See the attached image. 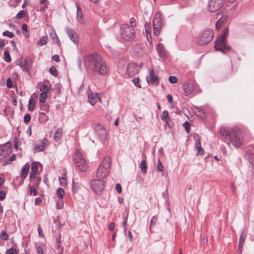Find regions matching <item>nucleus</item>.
Here are the masks:
<instances>
[{
    "mask_svg": "<svg viewBox=\"0 0 254 254\" xmlns=\"http://www.w3.org/2000/svg\"><path fill=\"white\" fill-rule=\"evenodd\" d=\"M83 62L88 74L95 75L99 73L104 75L109 72V68L107 64L97 53H91L84 56Z\"/></svg>",
    "mask_w": 254,
    "mask_h": 254,
    "instance_id": "nucleus-1",
    "label": "nucleus"
},
{
    "mask_svg": "<svg viewBox=\"0 0 254 254\" xmlns=\"http://www.w3.org/2000/svg\"><path fill=\"white\" fill-rule=\"evenodd\" d=\"M220 133L225 137H228L235 147H239L242 142L240 132L236 128H221Z\"/></svg>",
    "mask_w": 254,
    "mask_h": 254,
    "instance_id": "nucleus-2",
    "label": "nucleus"
},
{
    "mask_svg": "<svg viewBox=\"0 0 254 254\" xmlns=\"http://www.w3.org/2000/svg\"><path fill=\"white\" fill-rule=\"evenodd\" d=\"M228 35V28H226L223 31V33L220 35L216 39L214 45L216 51H219L223 53H226L229 51L231 48L226 44V38Z\"/></svg>",
    "mask_w": 254,
    "mask_h": 254,
    "instance_id": "nucleus-3",
    "label": "nucleus"
},
{
    "mask_svg": "<svg viewBox=\"0 0 254 254\" xmlns=\"http://www.w3.org/2000/svg\"><path fill=\"white\" fill-rule=\"evenodd\" d=\"M111 166V159L106 156L101 162L96 171V176L99 179H103L109 175Z\"/></svg>",
    "mask_w": 254,
    "mask_h": 254,
    "instance_id": "nucleus-4",
    "label": "nucleus"
},
{
    "mask_svg": "<svg viewBox=\"0 0 254 254\" xmlns=\"http://www.w3.org/2000/svg\"><path fill=\"white\" fill-rule=\"evenodd\" d=\"M120 34L122 39L126 41H131L135 37L134 28H131L127 24H123L121 25Z\"/></svg>",
    "mask_w": 254,
    "mask_h": 254,
    "instance_id": "nucleus-5",
    "label": "nucleus"
},
{
    "mask_svg": "<svg viewBox=\"0 0 254 254\" xmlns=\"http://www.w3.org/2000/svg\"><path fill=\"white\" fill-rule=\"evenodd\" d=\"M213 37V31L209 28L206 29L198 36L197 43L199 45H206L212 41Z\"/></svg>",
    "mask_w": 254,
    "mask_h": 254,
    "instance_id": "nucleus-6",
    "label": "nucleus"
},
{
    "mask_svg": "<svg viewBox=\"0 0 254 254\" xmlns=\"http://www.w3.org/2000/svg\"><path fill=\"white\" fill-rule=\"evenodd\" d=\"M153 33L156 36L160 34V31L164 26V22L161 14L156 12L153 20Z\"/></svg>",
    "mask_w": 254,
    "mask_h": 254,
    "instance_id": "nucleus-7",
    "label": "nucleus"
},
{
    "mask_svg": "<svg viewBox=\"0 0 254 254\" xmlns=\"http://www.w3.org/2000/svg\"><path fill=\"white\" fill-rule=\"evenodd\" d=\"M90 185L94 192L97 194H100L105 187V182L101 180H92Z\"/></svg>",
    "mask_w": 254,
    "mask_h": 254,
    "instance_id": "nucleus-8",
    "label": "nucleus"
},
{
    "mask_svg": "<svg viewBox=\"0 0 254 254\" xmlns=\"http://www.w3.org/2000/svg\"><path fill=\"white\" fill-rule=\"evenodd\" d=\"M225 0H209L207 8L211 12L219 10L224 5Z\"/></svg>",
    "mask_w": 254,
    "mask_h": 254,
    "instance_id": "nucleus-9",
    "label": "nucleus"
},
{
    "mask_svg": "<svg viewBox=\"0 0 254 254\" xmlns=\"http://www.w3.org/2000/svg\"><path fill=\"white\" fill-rule=\"evenodd\" d=\"M139 72V67L134 63L128 64L126 69V74L129 77H133L136 76Z\"/></svg>",
    "mask_w": 254,
    "mask_h": 254,
    "instance_id": "nucleus-10",
    "label": "nucleus"
},
{
    "mask_svg": "<svg viewBox=\"0 0 254 254\" xmlns=\"http://www.w3.org/2000/svg\"><path fill=\"white\" fill-rule=\"evenodd\" d=\"M146 80L148 83L157 86L159 84V79L157 75L155 74L153 68H151L149 71V77L146 78Z\"/></svg>",
    "mask_w": 254,
    "mask_h": 254,
    "instance_id": "nucleus-11",
    "label": "nucleus"
},
{
    "mask_svg": "<svg viewBox=\"0 0 254 254\" xmlns=\"http://www.w3.org/2000/svg\"><path fill=\"white\" fill-rule=\"evenodd\" d=\"M183 88L184 91V95L188 96L193 92L194 90L193 84L191 81H186L183 85Z\"/></svg>",
    "mask_w": 254,
    "mask_h": 254,
    "instance_id": "nucleus-12",
    "label": "nucleus"
},
{
    "mask_svg": "<svg viewBox=\"0 0 254 254\" xmlns=\"http://www.w3.org/2000/svg\"><path fill=\"white\" fill-rule=\"evenodd\" d=\"M19 65L23 67V69L26 71L30 70L32 66V61L30 58H27L24 60H21L19 61Z\"/></svg>",
    "mask_w": 254,
    "mask_h": 254,
    "instance_id": "nucleus-13",
    "label": "nucleus"
},
{
    "mask_svg": "<svg viewBox=\"0 0 254 254\" xmlns=\"http://www.w3.org/2000/svg\"><path fill=\"white\" fill-rule=\"evenodd\" d=\"M65 30L70 39L74 43L78 42V36L76 32L71 28L66 27Z\"/></svg>",
    "mask_w": 254,
    "mask_h": 254,
    "instance_id": "nucleus-14",
    "label": "nucleus"
},
{
    "mask_svg": "<svg viewBox=\"0 0 254 254\" xmlns=\"http://www.w3.org/2000/svg\"><path fill=\"white\" fill-rule=\"evenodd\" d=\"M133 50L134 53L138 57H141L144 54V49L142 45L138 44H136L133 48Z\"/></svg>",
    "mask_w": 254,
    "mask_h": 254,
    "instance_id": "nucleus-15",
    "label": "nucleus"
},
{
    "mask_svg": "<svg viewBox=\"0 0 254 254\" xmlns=\"http://www.w3.org/2000/svg\"><path fill=\"white\" fill-rule=\"evenodd\" d=\"M48 140L44 138L40 141L39 144L35 145L34 149L37 152L43 151L47 144Z\"/></svg>",
    "mask_w": 254,
    "mask_h": 254,
    "instance_id": "nucleus-16",
    "label": "nucleus"
},
{
    "mask_svg": "<svg viewBox=\"0 0 254 254\" xmlns=\"http://www.w3.org/2000/svg\"><path fill=\"white\" fill-rule=\"evenodd\" d=\"M221 16L218 19L216 23V28L218 30L222 26L223 24L227 22L228 18L226 15L221 14Z\"/></svg>",
    "mask_w": 254,
    "mask_h": 254,
    "instance_id": "nucleus-17",
    "label": "nucleus"
},
{
    "mask_svg": "<svg viewBox=\"0 0 254 254\" xmlns=\"http://www.w3.org/2000/svg\"><path fill=\"white\" fill-rule=\"evenodd\" d=\"M157 51L159 56L162 58H165L167 57L166 52L162 44L159 43L157 46Z\"/></svg>",
    "mask_w": 254,
    "mask_h": 254,
    "instance_id": "nucleus-18",
    "label": "nucleus"
},
{
    "mask_svg": "<svg viewBox=\"0 0 254 254\" xmlns=\"http://www.w3.org/2000/svg\"><path fill=\"white\" fill-rule=\"evenodd\" d=\"M76 18L77 21L81 23H84V20L83 18V15L82 12L81 8L80 7L78 4H76Z\"/></svg>",
    "mask_w": 254,
    "mask_h": 254,
    "instance_id": "nucleus-19",
    "label": "nucleus"
},
{
    "mask_svg": "<svg viewBox=\"0 0 254 254\" xmlns=\"http://www.w3.org/2000/svg\"><path fill=\"white\" fill-rule=\"evenodd\" d=\"M79 170L82 172L85 171L87 169V162L85 159L74 163Z\"/></svg>",
    "mask_w": 254,
    "mask_h": 254,
    "instance_id": "nucleus-20",
    "label": "nucleus"
},
{
    "mask_svg": "<svg viewBox=\"0 0 254 254\" xmlns=\"http://www.w3.org/2000/svg\"><path fill=\"white\" fill-rule=\"evenodd\" d=\"M79 170L82 172L85 171L87 169V162L85 159L74 163Z\"/></svg>",
    "mask_w": 254,
    "mask_h": 254,
    "instance_id": "nucleus-21",
    "label": "nucleus"
},
{
    "mask_svg": "<svg viewBox=\"0 0 254 254\" xmlns=\"http://www.w3.org/2000/svg\"><path fill=\"white\" fill-rule=\"evenodd\" d=\"M193 112L196 116L202 119L205 116V113L203 110L197 107H194L193 108Z\"/></svg>",
    "mask_w": 254,
    "mask_h": 254,
    "instance_id": "nucleus-22",
    "label": "nucleus"
},
{
    "mask_svg": "<svg viewBox=\"0 0 254 254\" xmlns=\"http://www.w3.org/2000/svg\"><path fill=\"white\" fill-rule=\"evenodd\" d=\"M161 118V119L166 123V125L170 127L171 125H170L169 122L171 121L169 119V114L167 111H164L163 112Z\"/></svg>",
    "mask_w": 254,
    "mask_h": 254,
    "instance_id": "nucleus-23",
    "label": "nucleus"
},
{
    "mask_svg": "<svg viewBox=\"0 0 254 254\" xmlns=\"http://www.w3.org/2000/svg\"><path fill=\"white\" fill-rule=\"evenodd\" d=\"M247 237V232L243 231L240 237L239 243V250L242 251L243 245Z\"/></svg>",
    "mask_w": 254,
    "mask_h": 254,
    "instance_id": "nucleus-24",
    "label": "nucleus"
},
{
    "mask_svg": "<svg viewBox=\"0 0 254 254\" xmlns=\"http://www.w3.org/2000/svg\"><path fill=\"white\" fill-rule=\"evenodd\" d=\"M29 165L26 164L23 166L21 170V177L23 179H25L28 175L29 171Z\"/></svg>",
    "mask_w": 254,
    "mask_h": 254,
    "instance_id": "nucleus-25",
    "label": "nucleus"
},
{
    "mask_svg": "<svg viewBox=\"0 0 254 254\" xmlns=\"http://www.w3.org/2000/svg\"><path fill=\"white\" fill-rule=\"evenodd\" d=\"M31 171L30 173V178H34L35 177V174L38 171V164L36 162H33L31 164Z\"/></svg>",
    "mask_w": 254,
    "mask_h": 254,
    "instance_id": "nucleus-26",
    "label": "nucleus"
},
{
    "mask_svg": "<svg viewBox=\"0 0 254 254\" xmlns=\"http://www.w3.org/2000/svg\"><path fill=\"white\" fill-rule=\"evenodd\" d=\"M73 161L74 163L76 162H78L79 161H81L82 160L85 159L82 155V154L79 151V150H77L75 153V154L73 155Z\"/></svg>",
    "mask_w": 254,
    "mask_h": 254,
    "instance_id": "nucleus-27",
    "label": "nucleus"
},
{
    "mask_svg": "<svg viewBox=\"0 0 254 254\" xmlns=\"http://www.w3.org/2000/svg\"><path fill=\"white\" fill-rule=\"evenodd\" d=\"M195 147L197 150V153L200 155H202L204 154V150L203 148L201 146L200 141L199 139H197L196 141L195 144Z\"/></svg>",
    "mask_w": 254,
    "mask_h": 254,
    "instance_id": "nucleus-28",
    "label": "nucleus"
},
{
    "mask_svg": "<svg viewBox=\"0 0 254 254\" xmlns=\"http://www.w3.org/2000/svg\"><path fill=\"white\" fill-rule=\"evenodd\" d=\"M48 36H43L37 42V44L38 46H43L46 45L48 42Z\"/></svg>",
    "mask_w": 254,
    "mask_h": 254,
    "instance_id": "nucleus-29",
    "label": "nucleus"
},
{
    "mask_svg": "<svg viewBox=\"0 0 254 254\" xmlns=\"http://www.w3.org/2000/svg\"><path fill=\"white\" fill-rule=\"evenodd\" d=\"M62 134V130L61 128H58L54 134V139L58 141L61 137Z\"/></svg>",
    "mask_w": 254,
    "mask_h": 254,
    "instance_id": "nucleus-30",
    "label": "nucleus"
},
{
    "mask_svg": "<svg viewBox=\"0 0 254 254\" xmlns=\"http://www.w3.org/2000/svg\"><path fill=\"white\" fill-rule=\"evenodd\" d=\"M36 101L34 99L31 98L28 102V109L29 111H32L35 106Z\"/></svg>",
    "mask_w": 254,
    "mask_h": 254,
    "instance_id": "nucleus-31",
    "label": "nucleus"
},
{
    "mask_svg": "<svg viewBox=\"0 0 254 254\" xmlns=\"http://www.w3.org/2000/svg\"><path fill=\"white\" fill-rule=\"evenodd\" d=\"M88 100L89 103L92 105H94L97 102L96 97L93 95V92L89 93L88 94Z\"/></svg>",
    "mask_w": 254,
    "mask_h": 254,
    "instance_id": "nucleus-32",
    "label": "nucleus"
},
{
    "mask_svg": "<svg viewBox=\"0 0 254 254\" xmlns=\"http://www.w3.org/2000/svg\"><path fill=\"white\" fill-rule=\"evenodd\" d=\"M59 181L61 186L63 187L66 186L67 184L66 175L64 174H63L61 177H59Z\"/></svg>",
    "mask_w": 254,
    "mask_h": 254,
    "instance_id": "nucleus-33",
    "label": "nucleus"
},
{
    "mask_svg": "<svg viewBox=\"0 0 254 254\" xmlns=\"http://www.w3.org/2000/svg\"><path fill=\"white\" fill-rule=\"evenodd\" d=\"M246 157L250 163L252 165H254V154L248 153L247 154Z\"/></svg>",
    "mask_w": 254,
    "mask_h": 254,
    "instance_id": "nucleus-34",
    "label": "nucleus"
},
{
    "mask_svg": "<svg viewBox=\"0 0 254 254\" xmlns=\"http://www.w3.org/2000/svg\"><path fill=\"white\" fill-rule=\"evenodd\" d=\"M40 91L41 92V93L47 94L49 91L48 86L46 84H42L40 87Z\"/></svg>",
    "mask_w": 254,
    "mask_h": 254,
    "instance_id": "nucleus-35",
    "label": "nucleus"
},
{
    "mask_svg": "<svg viewBox=\"0 0 254 254\" xmlns=\"http://www.w3.org/2000/svg\"><path fill=\"white\" fill-rule=\"evenodd\" d=\"M140 167L142 173H145L146 172L147 163L146 160H143L141 162Z\"/></svg>",
    "mask_w": 254,
    "mask_h": 254,
    "instance_id": "nucleus-36",
    "label": "nucleus"
},
{
    "mask_svg": "<svg viewBox=\"0 0 254 254\" xmlns=\"http://www.w3.org/2000/svg\"><path fill=\"white\" fill-rule=\"evenodd\" d=\"M5 148V146L4 145H0V160H1L6 154Z\"/></svg>",
    "mask_w": 254,
    "mask_h": 254,
    "instance_id": "nucleus-37",
    "label": "nucleus"
},
{
    "mask_svg": "<svg viewBox=\"0 0 254 254\" xmlns=\"http://www.w3.org/2000/svg\"><path fill=\"white\" fill-rule=\"evenodd\" d=\"M4 60L7 63H10L11 61V57L10 56V54L9 53V52L6 50L4 52Z\"/></svg>",
    "mask_w": 254,
    "mask_h": 254,
    "instance_id": "nucleus-38",
    "label": "nucleus"
},
{
    "mask_svg": "<svg viewBox=\"0 0 254 254\" xmlns=\"http://www.w3.org/2000/svg\"><path fill=\"white\" fill-rule=\"evenodd\" d=\"M57 194L60 199H62L64 194V189L62 188H59L57 190Z\"/></svg>",
    "mask_w": 254,
    "mask_h": 254,
    "instance_id": "nucleus-39",
    "label": "nucleus"
},
{
    "mask_svg": "<svg viewBox=\"0 0 254 254\" xmlns=\"http://www.w3.org/2000/svg\"><path fill=\"white\" fill-rule=\"evenodd\" d=\"M145 32L146 34V37L149 36L151 38V28L147 24L145 23L144 24Z\"/></svg>",
    "mask_w": 254,
    "mask_h": 254,
    "instance_id": "nucleus-40",
    "label": "nucleus"
},
{
    "mask_svg": "<svg viewBox=\"0 0 254 254\" xmlns=\"http://www.w3.org/2000/svg\"><path fill=\"white\" fill-rule=\"evenodd\" d=\"M47 98V94L44 93H40L39 95V102L41 103H44Z\"/></svg>",
    "mask_w": 254,
    "mask_h": 254,
    "instance_id": "nucleus-41",
    "label": "nucleus"
},
{
    "mask_svg": "<svg viewBox=\"0 0 254 254\" xmlns=\"http://www.w3.org/2000/svg\"><path fill=\"white\" fill-rule=\"evenodd\" d=\"M25 15V11L24 10H20L16 15V18L18 19L23 18Z\"/></svg>",
    "mask_w": 254,
    "mask_h": 254,
    "instance_id": "nucleus-42",
    "label": "nucleus"
},
{
    "mask_svg": "<svg viewBox=\"0 0 254 254\" xmlns=\"http://www.w3.org/2000/svg\"><path fill=\"white\" fill-rule=\"evenodd\" d=\"M29 193L30 195L33 196H36L37 194V190L34 186L30 187Z\"/></svg>",
    "mask_w": 254,
    "mask_h": 254,
    "instance_id": "nucleus-43",
    "label": "nucleus"
},
{
    "mask_svg": "<svg viewBox=\"0 0 254 254\" xmlns=\"http://www.w3.org/2000/svg\"><path fill=\"white\" fill-rule=\"evenodd\" d=\"M50 72L55 76H57L58 74L57 69L55 66H52L50 67Z\"/></svg>",
    "mask_w": 254,
    "mask_h": 254,
    "instance_id": "nucleus-44",
    "label": "nucleus"
},
{
    "mask_svg": "<svg viewBox=\"0 0 254 254\" xmlns=\"http://www.w3.org/2000/svg\"><path fill=\"white\" fill-rule=\"evenodd\" d=\"M0 238L3 240H7L8 238V235L5 231H1L0 234Z\"/></svg>",
    "mask_w": 254,
    "mask_h": 254,
    "instance_id": "nucleus-45",
    "label": "nucleus"
},
{
    "mask_svg": "<svg viewBox=\"0 0 254 254\" xmlns=\"http://www.w3.org/2000/svg\"><path fill=\"white\" fill-rule=\"evenodd\" d=\"M2 35L4 36H7L10 38H12L14 37V34L12 32L7 30L3 32Z\"/></svg>",
    "mask_w": 254,
    "mask_h": 254,
    "instance_id": "nucleus-46",
    "label": "nucleus"
},
{
    "mask_svg": "<svg viewBox=\"0 0 254 254\" xmlns=\"http://www.w3.org/2000/svg\"><path fill=\"white\" fill-rule=\"evenodd\" d=\"M17 251L14 248H10L6 251L5 254H17Z\"/></svg>",
    "mask_w": 254,
    "mask_h": 254,
    "instance_id": "nucleus-47",
    "label": "nucleus"
},
{
    "mask_svg": "<svg viewBox=\"0 0 254 254\" xmlns=\"http://www.w3.org/2000/svg\"><path fill=\"white\" fill-rule=\"evenodd\" d=\"M132 81L135 86H136L138 88H141V85L139 84V77L134 78L132 80Z\"/></svg>",
    "mask_w": 254,
    "mask_h": 254,
    "instance_id": "nucleus-48",
    "label": "nucleus"
},
{
    "mask_svg": "<svg viewBox=\"0 0 254 254\" xmlns=\"http://www.w3.org/2000/svg\"><path fill=\"white\" fill-rule=\"evenodd\" d=\"M169 81L171 83H176L178 82V78L175 76H170L169 77Z\"/></svg>",
    "mask_w": 254,
    "mask_h": 254,
    "instance_id": "nucleus-49",
    "label": "nucleus"
},
{
    "mask_svg": "<svg viewBox=\"0 0 254 254\" xmlns=\"http://www.w3.org/2000/svg\"><path fill=\"white\" fill-rule=\"evenodd\" d=\"M157 168L158 171L163 172L164 171V167L160 160H158V161Z\"/></svg>",
    "mask_w": 254,
    "mask_h": 254,
    "instance_id": "nucleus-50",
    "label": "nucleus"
},
{
    "mask_svg": "<svg viewBox=\"0 0 254 254\" xmlns=\"http://www.w3.org/2000/svg\"><path fill=\"white\" fill-rule=\"evenodd\" d=\"M157 218L156 216H154L151 219V221H150V228H151V227H152V226L154 225H156V223H157ZM150 230L151 231V230L150 229Z\"/></svg>",
    "mask_w": 254,
    "mask_h": 254,
    "instance_id": "nucleus-51",
    "label": "nucleus"
},
{
    "mask_svg": "<svg viewBox=\"0 0 254 254\" xmlns=\"http://www.w3.org/2000/svg\"><path fill=\"white\" fill-rule=\"evenodd\" d=\"M40 3L43 4V9H45L48 8V0H40Z\"/></svg>",
    "mask_w": 254,
    "mask_h": 254,
    "instance_id": "nucleus-52",
    "label": "nucleus"
},
{
    "mask_svg": "<svg viewBox=\"0 0 254 254\" xmlns=\"http://www.w3.org/2000/svg\"><path fill=\"white\" fill-rule=\"evenodd\" d=\"M129 23H130V27H131V28H133V27L136 26V20H135V18H134L133 17L129 19Z\"/></svg>",
    "mask_w": 254,
    "mask_h": 254,
    "instance_id": "nucleus-53",
    "label": "nucleus"
},
{
    "mask_svg": "<svg viewBox=\"0 0 254 254\" xmlns=\"http://www.w3.org/2000/svg\"><path fill=\"white\" fill-rule=\"evenodd\" d=\"M64 206V202L61 199L57 202V208L58 209H62Z\"/></svg>",
    "mask_w": 254,
    "mask_h": 254,
    "instance_id": "nucleus-54",
    "label": "nucleus"
},
{
    "mask_svg": "<svg viewBox=\"0 0 254 254\" xmlns=\"http://www.w3.org/2000/svg\"><path fill=\"white\" fill-rule=\"evenodd\" d=\"M31 116L29 114H26L25 116H24V122L26 123V124H27L28 123H29L31 120Z\"/></svg>",
    "mask_w": 254,
    "mask_h": 254,
    "instance_id": "nucleus-55",
    "label": "nucleus"
},
{
    "mask_svg": "<svg viewBox=\"0 0 254 254\" xmlns=\"http://www.w3.org/2000/svg\"><path fill=\"white\" fill-rule=\"evenodd\" d=\"M77 64H78V67L80 71L82 70V60L80 58H78L77 59Z\"/></svg>",
    "mask_w": 254,
    "mask_h": 254,
    "instance_id": "nucleus-56",
    "label": "nucleus"
},
{
    "mask_svg": "<svg viewBox=\"0 0 254 254\" xmlns=\"http://www.w3.org/2000/svg\"><path fill=\"white\" fill-rule=\"evenodd\" d=\"M12 81L11 79L10 78H8L7 79V81H6V86L8 88H11L12 87Z\"/></svg>",
    "mask_w": 254,
    "mask_h": 254,
    "instance_id": "nucleus-57",
    "label": "nucleus"
},
{
    "mask_svg": "<svg viewBox=\"0 0 254 254\" xmlns=\"http://www.w3.org/2000/svg\"><path fill=\"white\" fill-rule=\"evenodd\" d=\"M116 190L118 193H121L122 192V187L120 184H116Z\"/></svg>",
    "mask_w": 254,
    "mask_h": 254,
    "instance_id": "nucleus-58",
    "label": "nucleus"
},
{
    "mask_svg": "<svg viewBox=\"0 0 254 254\" xmlns=\"http://www.w3.org/2000/svg\"><path fill=\"white\" fill-rule=\"evenodd\" d=\"M52 58V60H53L54 61H55L57 62H59L60 61V57L58 55H55L53 56Z\"/></svg>",
    "mask_w": 254,
    "mask_h": 254,
    "instance_id": "nucleus-59",
    "label": "nucleus"
},
{
    "mask_svg": "<svg viewBox=\"0 0 254 254\" xmlns=\"http://www.w3.org/2000/svg\"><path fill=\"white\" fill-rule=\"evenodd\" d=\"M5 197V193L4 191L0 190V200H3Z\"/></svg>",
    "mask_w": 254,
    "mask_h": 254,
    "instance_id": "nucleus-60",
    "label": "nucleus"
},
{
    "mask_svg": "<svg viewBox=\"0 0 254 254\" xmlns=\"http://www.w3.org/2000/svg\"><path fill=\"white\" fill-rule=\"evenodd\" d=\"M21 29L23 32H25L26 33H27V25L26 23H23L22 24Z\"/></svg>",
    "mask_w": 254,
    "mask_h": 254,
    "instance_id": "nucleus-61",
    "label": "nucleus"
},
{
    "mask_svg": "<svg viewBox=\"0 0 254 254\" xmlns=\"http://www.w3.org/2000/svg\"><path fill=\"white\" fill-rule=\"evenodd\" d=\"M167 98L169 103L171 104L173 102V97L171 95L168 94L167 95Z\"/></svg>",
    "mask_w": 254,
    "mask_h": 254,
    "instance_id": "nucleus-62",
    "label": "nucleus"
},
{
    "mask_svg": "<svg viewBox=\"0 0 254 254\" xmlns=\"http://www.w3.org/2000/svg\"><path fill=\"white\" fill-rule=\"evenodd\" d=\"M18 140L17 138H15L14 140V146L16 150L18 149Z\"/></svg>",
    "mask_w": 254,
    "mask_h": 254,
    "instance_id": "nucleus-63",
    "label": "nucleus"
},
{
    "mask_svg": "<svg viewBox=\"0 0 254 254\" xmlns=\"http://www.w3.org/2000/svg\"><path fill=\"white\" fill-rule=\"evenodd\" d=\"M36 250L38 254H43V250L41 247H37Z\"/></svg>",
    "mask_w": 254,
    "mask_h": 254,
    "instance_id": "nucleus-64",
    "label": "nucleus"
}]
</instances>
